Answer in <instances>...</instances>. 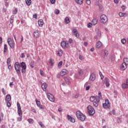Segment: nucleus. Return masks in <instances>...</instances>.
Listing matches in <instances>:
<instances>
[{"instance_id":"obj_1","label":"nucleus","mask_w":128,"mask_h":128,"mask_svg":"<svg viewBox=\"0 0 128 128\" xmlns=\"http://www.w3.org/2000/svg\"><path fill=\"white\" fill-rule=\"evenodd\" d=\"M17 108H18V114L20 118H18V122H22V107L20 106V104L17 102Z\"/></svg>"},{"instance_id":"obj_2","label":"nucleus","mask_w":128,"mask_h":128,"mask_svg":"<svg viewBox=\"0 0 128 128\" xmlns=\"http://www.w3.org/2000/svg\"><path fill=\"white\" fill-rule=\"evenodd\" d=\"M76 116L77 118H78L81 122H84L86 120V116L84 114L82 113L80 111H77L76 112Z\"/></svg>"},{"instance_id":"obj_3","label":"nucleus","mask_w":128,"mask_h":128,"mask_svg":"<svg viewBox=\"0 0 128 128\" xmlns=\"http://www.w3.org/2000/svg\"><path fill=\"white\" fill-rule=\"evenodd\" d=\"M14 68L18 76H20V64L18 62H16L14 64Z\"/></svg>"},{"instance_id":"obj_4","label":"nucleus","mask_w":128,"mask_h":128,"mask_svg":"<svg viewBox=\"0 0 128 128\" xmlns=\"http://www.w3.org/2000/svg\"><path fill=\"white\" fill-rule=\"evenodd\" d=\"M88 112L89 116H94V114L96 113V111L92 106H88Z\"/></svg>"},{"instance_id":"obj_5","label":"nucleus","mask_w":128,"mask_h":128,"mask_svg":"<svg viewBox=\"0 0 128 128\" xmlns=\"http://www.w3.org/2000/svg\"><path fill=\"white\" fill-rule=\"evenodd\" d=\"M100 18V22H101V24H106L108 20V16L105 14L102 15Z\"/></svg>"},{"instance_id":"obj_6","label":"nucleus","mask_w":128,"mask_h":128,"mask_svg":"<svg viewBox=\"0 0 128 128\" xmlns=\"http://www.w3.org/2000/svg\"><path fill=\"white\" fill-rule=\"evenodd\" d=\"M60 46L62 48L66 50V48H70V46L68 43H66V41H62L60 43Z\"/></svg>"},{"instance_id":"obj_7","label":"nucleus","mask_w":128,"mask_h":128,"mask_svg":"<svg viewBox=\"0 0 128 128\" xmlns=\"http://www.w3.org/2000/svg\"><path fill=\"white\" fill-rule=\"evenodd\" d=\"M8 43L11 48H14V41L12 40L10 38H8Z\"/></svg>"},{"instance_id":"obj_8","label":"nucleus","mask_w":128,"mask_h":128,"mask_svg":"<svg viewBox=\"0 0 128 128\" xmlns=\"http://www.w3.org/2000/svg\"><path fill=\"white\" fill-rule=\"evenodd\" d=\"M48 98L50 100V102H54L56 100V98H54V96H52V94H50V93H48L46 94Z\"/></svg>"},{"instance_id":"obj_9","label":"nucleus","mask_w":128,"mask_h":128,"mask_svg":"<svg viewBox=\"0 0 128 128\" xmlns=\"http://www.w3.org/2000/svg\"><path fill=\"white\" fill-rule=\"evenodd\" d=\"M102 106L104 108H110V101L108 100H105V103L102 104Z\"/></svg>"},{"instance_id":"obj_10","label":"nucleus","mask_w":128,"mask_h":128,"mask_svg":"<svg viewBox=\"0 0 128 128\" xmlns=\"http://www.w3.org/2000/svg\"><path fill=\"white\" fill-rule=\"evenodd\" d=\"M68 74V70L66 69H63L60 72V76H66V74Z\"/></svg>"},{"instance_id":"obj_11","label":"nucleus","mask_w":128,"mask_h":128,"mask_svg":"<svg viewBox=\"0 0 128 128\" xmlns=\"http://www.w3.org/2000/svg\"><path fill=\"white\" fill-rule=\"evenodd\" d=\"M68 120H70L71 122H76V119L70 116V115L67 116Z\"/></svg>"},{"instance_id":"obj_12","label":"nucleus","mask_w":128,"mask_h":128,"mask_svg":"<svg viewBox=\"0 0 128 128\" xmlns=\"http://www.w3.org/2000/svg\"><path fill=\"white\" fill-rule=\"evenodd\" d=\"M64 80L67 84H70V80H72L70 78L68 77H64Z\"/></svg>"},{"instance_id":"obj_13","label":"nucleus","mask_w":128,"mask_h":128,"mask_svg":"<svg viewBox=\"0 0 128 128\" xmlns=\"http://www.w3.org/2000/svg\"><path fill=\"white\" fill-rule=\"evenodd\" d=\"M72 32L76 38L80 37V34L78 32V30H76V29H74Z\"/></svg>"},{"instance_id":"obj_14","label":"nucleus","mask_w":128,"mask_h":128,"mask_svg":"<svg viewBox=\"0 0 128 128\" xmlns=\"http://www.w3.org/2000/svg\"><path fill=\"white\" fill-rule=\"evenodd\" d=\"M104 82L106 84V88H108L110 86V80L108 78H105L104 79Z\"/></svg>"},{"instance_id":"obj_15","label":"nucleus","mask_w":128,"mask_h":128,"mask_svg":"<svg viewBox=\"0 0 128 128\" xmlns=\"http://www.w3.org/2000/svg\"><path fill=\"white\" fill-rule=\"evenodd\" d=\"M34 38H40V32L39 31H36L34 32Z\"/></svg>"},{"instance_id":"obj_16","label":"nucleus","mask_w":128,"mask_h":128,"mask_svg":"<svg viewBox=\"0 0 128 128\" xmlns=\"http://www.w3.org/2000/svg\"><path fill=\"white\" fill-rule=\"evenodd\" d=\"M126 66L128 65H126L124 63H122L121 65V66H120V70H126Z\"/></svg>"},{"instance_id":"obj_17","label":"nucleus","mask_w":128,"mask_h":128,"mask_svg":"<svg viewBox=\"0 0 128 128\" xmlns=\"http://www.w3.org/2000/svg\"><path fill=\"white\" fill-rule=\"evenodd\" d=\"M96 80V75H94V74H92L90 77V80L92 82H94Z\"/></svg>"},{"instance_id":"obj_18","label":"nucleus","mask_w":128,"mask_h":128,"mask_svg":"<svg viewBox=\"0 0 128 128\" xmlns=\"http://www.w3.org/2000/svg\"><path fill=\"white\" fill-rule=\"evenodd\" d=\"M42 89L44 92L46 90V88H48V84L46 83H44L42 86Z\"/></svg>"},{"instance_id":"obj_19","label":"nucleus","mask_w":128,"mask_h":128,"mask_svg":"<svg viewBox=\"0 0 128 128\" xmlns=\"http://www.w3.org/2000/svg\"><path fill=\"white\" fill-rule=\"evenodd\" d=\"M102 42H100V41L98 42L96 44V48H102Z\"/></svg>"},{"instance_id":"obj_20","label":"nucleus","mask_w":128,"mask_h":128,"mask_svg":"<svg viewBox=\"0 0 128 128\" xmlns=\"http://www.w3.org/2000/svg\"><path fill=\"white\" fill-rule=\"evenodd\" d=\"M118 16H120V18H124V17L127 16L128 14H126V13H122V12H120L118 14Z\"/></svg>"},{"instance_id":"obj_21","label":"nucleus","mask_w":128,"mask_h":128,"mask_svg":"<svg viewBox=\"0 0 128 128\" xmlns=\"http://www.w3.org/2000/svg\"><path fill=\"white\" fill-rule=\"evenodd\" d=\"M12 100V96L10 94H7L6 96V102H10Z\"/></svg>"},{"instance_id":"obj_22","label":"nucleus","mask_w":128,"mask_h":128,"mask_svg":"<svg viewBox=\"0 0 128 128\" xmlns=\"http://www.w3.org/2000/svg\"><path fill=\"white\" fill-rule=\"evenodd\" d=\"M38 24L39 26H44V20H38Z\"/></svg>"},{"instance_id":"obj_23","label":"nucleus","mask_w":128,"mask_h":128,"mask_svg":"<svg viewBox=\"0 0 128 128\" xmlns=\"http://www.w3.org/2000/svg\"><path fill=\"white\" fill-rule=\"evenodd\" d=\"M20 67L22 68H26V62H22L20 63Z\"/></svg>"},{"instance_id":"obj_24","label":"nucleus","mask_w":128,"mask_h":128,"mask_svg":"<svg viewBox=\"0 0 128 128\" xmlns=\"http://www.w3.org/2000/svg\"><path fill=\"white\" fill-rule=\"evenodd\" d=\"M75 2L78 4H84L83 0H74Z\"/></svg>"},{"instance_id":"obj_25","label":"nucleus","mask_w":128,"mask_h":128,"mask_svg":"<svg viewBox=\"0 0 128 128\" xmlns=\"http://www.w3.org/2000/svg\"><path fill=\"white\" fill-rule=\"evenodd\" d=\"M122 86L123 90H126V88H128V86L127 85V84H126L124 83L122 84Z\"/></svg>"},{"instance_id":"obj_26","label":"nucleus","mask_w":128,"mask_h":128,"mask_svg":"<svg viewBox=\"0 0 128 128\" xmlns=\"http://www.w3.org/2000/svg\"><path fill=\"white\" fill-rule=\"evenodd\" d=\"M57 54L59 56H62V50H58V52Z\"/></svg>"},{"instance_id":"obj_27","label":"nucleus","mask_w":128,"mask_h":128,"mask_svg":"<svg viewBox=\"0 0 128 128\" xmlns=\"http://www.w3.org/2000/svg\"><path fill=\"white\" fill-rule=\"evenodd\" d=\"M98 24V20L96 19H93L92 20V24H94V26H96Z\"/></svg>"},{"instance_id":"obj_28","label":"nucleus","mask_w":128,"mask_h":128,"mask_svg":"<svg viewBox=\"0 0 128 128\" xmlns=\"http://www.w3.org/2000/svg\"><path fill=\"white\" fill-rule=\"evenodd\" d=\"M123 64H126V66H128V58H124Z\"/></svg>"},{"instance_id":"obj_29","label":"nucleus","mask_w":128,"mask_h":128,"mask_svg":"<svg viewBox=\"0 0 128 128\" xmlns=\"http://www.w3.org/2000/svg\"><path fill=\"white\" fill-rule=\"evenodd\" d=\"M28 122H29V124H34V121L32 118H28Z\"/></svg>"},{"instance_id":"obj_30","label":"nucleus","mask_w":128,"mask_h":128,"mask_svg":"<svg viewBox=\"0 0 128 128\" xmlns=\"http://www.w3.org/2000/svg\"><path fill=\"white\" fill-rule=\"evenodd\" d=\"M26 3L27 6H30L32 4V0H26Z\"/></svg>"},{"instance_id":"obj_31","label":"nucleus","mask_w":128,"mask_h":128,"mask_svg":"<svg viewBox=\"0 0 128 128\" xmlns=\"http://www.w3.org/2000/svg\"><path fill=\"white\" fill-rule=\"evenodd\" d=\"M100 100H102V97H100L98 96H96V100L98 102H99Z\"/></svg>"},{"instance_id":"obj_32","label":"nucleus","mask_w":128,"mask_h":128,"mask_svg":"<svg viewBox=\"0 0 128 128\" xmlns=\"http://www.w3.org/2000/svg\"><path fill=\"white\" fill-rule=\"evenodd\" d=\"M64 22L66 24H70V18L68 17H66L64 19Z\"/></svg>"},{"instance_id":"obj_33","label":"nucleus","mask_w":128,"mask_h":128,"mask_svg":"<svg viewBox=\"0 0 128 128\" xmlns=\"http://www.w3.org/2000/svg\"><path fill=\"white\" fill-rule=\"evenodd\" d=\"M21 72L22 74H26V67H25L24 68H22Z\"/></svg>"},{"instance_id":"obj_34","label":"nucleus","mask_w":128,"mask_h":128,"mask_svg":"<svg viewBox=\"0 0 128 128\" xmlns=\"http://www.w3.org/2000/svg\"><path fill=\"white\" fill-rule=\"evenodd\" d=\"M110 116H112V114H113V116H114V114H116V110H113L112 111H110Z\"/></svg>"},{"instance_id":"obj_35","label":"nucleus","mask_w":128,"mask_h":128,"mask_svg":"<svg viewBox=\"0 0 128 128\" xmlns=\"http://www.w3.org/2000/svg\"><path fill=\"white\" fill-rule=\"evenodd\" d=\"M2 92L4 96H6V91L4 90V88H2Z\"/></svg>"},{"instance_id":"obj_36","label":"nucleus","mask_w":128,"mask_h":128,"mask_svg":"<svg viewBox=\"0 0 128 128\" xmlns=\"http://www.w3.org/2000/svg\"><path fill=\"white\" fill-rule=\"evenodd\" d=\"M8 50V45L6 44H5L4 45V52H6V51Z\"/></svg>"},{"instance_id":"obj_37","label":"nucleus","mask_w":128,"mask_h":128,"mask_svg":"<svg viewBox=\"0 0 128 128\" xmlns=\"http://www.w3.org/2000/svg\"><path fill=\"white\" fill-rule=\"evenodd\" d=\"M93 106L96 108L97 106H98V102H93Z\"/></svg>"},{"instance_id":"obj_38","label":"nucleus","mask_w":128,"mask_h":128,"mask_svg":"<svg viewBox=\"0 0 128 128\" xmlns=\"http://www.w3.org/2000/svg\"><path fill=\"white\" fill-rule=\"evenodd\" d=\"M94 100H96V98L94 97V96H91L90 97V102H94Z\"/></svg>"},{"instance_id":"obj_39","label":"nucleus","mask_w":128,"mask_h":128,"mask_svg":"<svg viewBox=\"0 0 128 128\" xmlns=\"http://www.w3.org/2000/svg\"><path fill=\"white\" fill-rule=\"evenodd\" d=\"M13 14H18V8H16L13 11H12Z\"/></svg>"},{"instance_id":"obj_40","label":"nucleus","mask_w":128,"mask_h":128,"mask_svg":"<svg viewBox=\"0 0 128 128\" xmlns=\"http://www.w3.org/2000/svg\"><path fill=\"white\" fill-rule=\"evenodd\" d=\"M121 42L122 44H124L126 42V38H123L121 40Z\"/></svg>"},{"instance_id":"obj_41","label":"nucleus","mask_w":128,"mask_h":128,"mask_svg":"<svg viewBox=\"0 0 128 128\" xmlns=\"http://www.w3.org/2000/svg\"><path fill=\"white\" fill-rule=\"evenodd\" d=\"M62 62L60 61L58 64V67L59 68H62Z\"/></svg>"},{"instance_id":"obj_42","label":"nucleus","mask_w":128,"mask_h":128,"mask_svg":"<svg viewBox=\"0 0 128 128\" xmlns=\"http://www.w3.org/2000/svg\"><path fill=\"white\" fill-rule=\"evenodd\" d=\"M104 56H108V51L107 50H105L104 51Z\"/></svg>"},{"instance_id":"obj_43","label":"nucleus","mask_w":128,"mask_h":128,"mask_svg":"<svg viewBox=\"0 0 128 128\" xmlns=\"http://www.w3.org/2000/svg\"><path fill=\"white\" fill-rule=\"evenodd\" d=\"M6 106L8 108H10L12 104H10V102L7 101L6 102Z\"/></svg>"},{"instance_id":"obj_44","label":"nucleus","mask_w":128,"mask_h":128,"mask_svg":"<svg viewBox=\"0 0 128 128\" xmlns=\"http://www.w3.org/2000/svg\"><path fill=\"white\" fill-rule=\"evenodd\" d=\"M36 104H37V106H39L40 105V101L36 100Z\"/></svg>"},{"instance_id":"obj_45","label":"nucleus","mask_w":128,"mask_h":128,"mask_svg":"<svg viewBox=\"0 0 128 128\" xmlns=\"http://www.w3.org/2000/svg\"><path fill=\"white\" fill-rule=\"evenodd\" d=\"M34 61L30 62V66H31V68H34Z\"/></svg>"},{"instance_id":"obj_46","label":"nucleus","mask_w":128,"mask_h":128,"mask_svg":"<svg viewBox=\"0 0 128 128\" xmlns=\"http://www.w3.org/2000/svg\"><path fill=\"white\" fill-rule=\"evenodd\" d=\"M50 62L51 66H54V60H52V59L50 60Z\"/></svg>"},{"instance_id":"obj_47","label":"nucleus","mask_w":128,"mask_h":128,"mask_svg":"<svg viewBox=\"0 0 128 128\" xmlns=\"http://www.w3.org/2000/svg\"><path fill=\"white\" fill-rule=\"evenodd\" d=\"M38 124L40 126L41 128H44V125L42 124V122H38Z\"/></svg>"},{"instance_id":"obj_48","label":"nucleus","mask_w":128,"mask_h":128,"mask_svg":"<svg viewBox=\"0 0 128 128\" xmlns=\"http://www.w3.org/2000/svg\"><path fill=\"white\" fill-rule=\"evenodd\" d=\"M97 35H98V36H102V33H101L100 31V30H98V32H97Z\"/></svg>"},{"instance_id":"obj_49","label":"nucleus","mask_w":128,"mask_h":128,"mask_svg":"<svg viewBox=\"0 0 128 128\" xmlns=\"http://www.w3.org/2000/svg\"><path fill=\"white\" fill-rule=\"evenodd\" d=\"M100 76L101 80H103L104 79V75H102V73L101 72H100Z\"/></svg>"},{"instance_id":"obj_50","label":"nucleus","mask_w":128,"mask_h":128,"mask_svg":"<svg viewBox=\"0 0 128 128\" xmlns=\"http://www.w3.org/2000/svg\"><path fill=\"white\" fill-rule=\"evenodd\" d=\"M6 64H10V58H8Z\"/></svg>"},{"instance_id":"obj_51","label":"nucleus","mask_w":128,"mask_h":128,"mask_svg":"<svg viewBox=\"0 0 128 128\" xmlns=\"http://www.w3.org/2000/svg\"><path fill=\"white\" fill-rule=\"evenodd\" d=\"M85 1L88 4H90V0H85Z\"/></svg>"},{"instance_id":"obj_52","label":"nucleus","mask_w":128,"mask_h":128,"mask_svg":"<svg viewBox=\"0 0 128 128\" xmlns=\"http://www.w3.org/2000/svg\"><path fill=\"white\" fill-rule=\"evenodd\" d=\"M92 24L88 23V28H92Z\"/></svg>"},{"instance_id":"obj_53","label":"nucleus","mask_w":128,"mask_h":128,"mask_svg":"<svg viewBox=\"0 0 128 128\" xmlns=\"http://www.w3.org/2000/svg\"><path fill=\"white\" fill-rule=\"evenodd\" d=\"M117 122L118 124H120V122H122V120H120V118H118Z\"/></svg>"},{"instance_id":"obj_54","label":"nucleus","mask_w":128,"mask_h":128,"mask_svg":"<svg viewBox=\"0 0 128 128\" xmlns=\"http://www.w3.org/2000/svg\"><path fill=\"white\" fill-rule=\"evenodd\" d=\"M40 74L42 76H44V72L42 70H40Z\"/></svg>"},{"instance_id":"obj_55","label":"nucleus","mask_w":128,"mask_h":128,"mask_svg":"<svg viewBox=\"0 0 128 128\" xmlns=\"http://www.w3.org/2000/svg\"><path fill=\"white\" fill-rule=\"evenodd\" d=\"M32 112L34 114H36V109H34V108H32Z\"/></svg>"},{"instance_id":"obj_56","label":"nucleus","mask_w":128,"mask_h":128,"mask_svg":"<svg viewBox=\"0 0 128 128\" xmlns=\"http://www.w3.org/2000/svg\"><path fill=\"white\" fill-rule=\"evenodd\" d=\"M122 10L123 12H124V10H126V6H122Z\"/></svg>"},{"instance_id":"obj_57","label":"nucleus","mask_w":128,"mask_h":128,"mask_svg":"<svg viewBox=\"0 0 128 128\" xmlns=\"http://www.w3.org/2000/svg\"><path fill=\"white\" fill-rule=\"evenodd\" d=\"M8 69L9 70L10 72V70H12V64L8 65Z\"/></svg>"},{"instance_id":"obj_58","label":"nucleus","mask_w":128,"mask_h":128,"mask_svg":"<svg viewBox=\"0 0 128 128\" xmlns=\"http://www.w3.org/2000/svg\"><path fill=\"white\" fill-rule=\"evenodd\" d=\"M98 6L100 10H102V4H98Z\"/></svg>"},{"instance_id":"obj_59","label":"nucleus","mask_w":128,"mask_h":128,"mask_svg":"<svg viewBox=\"0 0 128 128\" xmlns=\"http://www.w3.org/2000/svg\"><path fill=\"white\" fill-rule=\"evenodd\" d=\"M55 14H60V10H55Z\"/></svg>"},{"instance_id":"obj_60","label":"nucleus","mask_w":128,"mask_h":128,"mask_svg":"<svg viewBox=\"0 0 128 128\" xmlns=\"http://www.w3.org/2000/svg\"><path fill=\"white\" fill-rule=\"evenodd\" d=\"M50 0L51 4H52L56 3V0Z\"/></svg>"},{"instance_id":"obj_61","label":"nucleus","mask_w":128,"mask_h":128,"mask_svg":"<svg viewBox=\"0 0 128 128\" xmlns=\"http://www.w3.org/2000/svg\"><path fill=\"white\" fill-rule=\"evenodd\" d=\"M72 42H73L72 39L70 38V39L68 40V42H69V44H72Z\"/></svg>"},{"instance_id":"obj_62","label":"nucleus","mask_w":128,"mask_h":128,"mask_svg":"<svg viewBox=\"0 0 128 128\" xmlns=\"http://www.w3.org/2000/svg\"><path fill=\"white\" fill-rule=\"evenodd\" d=\"M98 96H99V97H100V98H102V92H101L100 91H99V92H98Z\"/></svg>"},{"instance_id":"obj_63","label":"nucleus","mask_w":128,"mask_h":128,"mask_svg":"<svg viewBox=\"0 0 128 128\" xmlns=\"http://www.w3.org/2000/svg\"><path fill=\"white\" fill-rule=\"evenodd\" d=\"M10 24H12V22H14V18H10Z\"/></svg>"},{"instance_id":"obj_64","label":"nucleus","mask_w":128,"mask_h":128,"mask_svg":"<svg viewBox=\"0 0 128 128\" xmlns=\"http://www.w3.org/2000/svg\"><path fill=\"white\" fill-rule=\"evenodd\" d=\"M33 18H36H36H38V15L36 14H34V15H33Z\"/></svg>"}]
</instances>
